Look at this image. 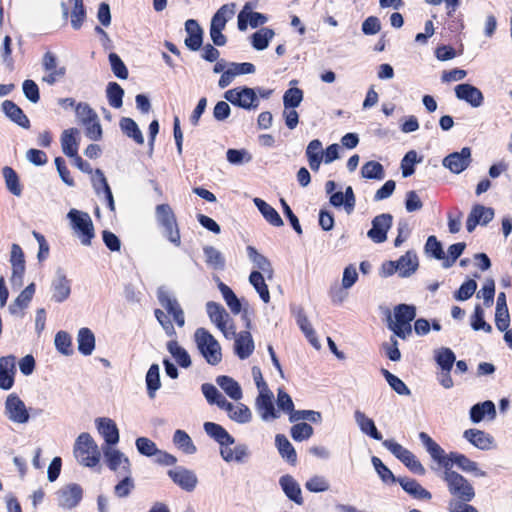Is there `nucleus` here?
Masks as SVG:
<instances>
[{
	"label": "nucleus",
	"instance_id": "obj_60",
	"mask_svg": "<svg viewBox=\"0 0 512 512\" xmlns=\"http://www.w3.org/2000/svg\"><path fill=\"white\" fill-rule=\"evenodd\" d=\"M274 36V31L269 28H262L252 36V45L256 50H264L268 47L270 40Z\"/></svg>",
	"mask_w": 512,
	"mask_h": 512
},
{
	"label": "nucleus",
	"instance_id": "obj_47",
	"mask_svg": "<svg viewBox=\"0 0 512 512\" xmlns=\"http://www.w3.org/2000/svg\"><path fill=\"white\" fill-rule=\"evenodd\" d=\"M275 444L282 458L294 465L297 461V454L286 436L282 434L276 435Z\"/></svg>",
	"mask_w": 512,
	"mask_h": 512
},
{
	"label": "nucleus",
	"instance_id": "obj_29",
	"mask_svg": "<svg viewBox=\"0 0 512 512\" xmlns=\"http://www.w3.org/2000/svg\"><path fill=\"white\" fill-rule=\"evenodd\" d=\"M463 437L474 447L480 450H489L493 446L494 439L489 434L478 429H468L463 433Z\"/></svg>",
	"mask_w": 512,
	"mask_h": 512
},
{
	"label": "nucleus",
	"instance_id": "obj_2",
	"mask_svg": "<svg viewBox=\"0 0 512 512\" xmlns=\"http://www.w3.org/2000/svg\"><path fill=\"white\" fill-rule=\"evenodd\" d=\"M74 455L85 467H95L101 458L99 447L89 433H81L76 438Z\"/></svg>",
	"mask_w": 512,
	"mask_h": 512
},
{
	"label": "nucleus",
	"instance_id": "obj_54",
	"mask_svg": "<svg viewBox=\"0 0 512 512\" xmlns=\"http://www.w3.org/2000/svg\"><path fill=\"white\" fill-rule=\"evenodd\" d=\"M146 385L148 390V395L150 398L155 397L156 391L161 387L160 382V369L157 364H153L150 366L147 374H146Z\"/></svg>",
	"mask_w": 512,
	"mask_h": 512
},
{
	"label": "nucleus",
	"instance_id": "obj_21",
	"mask_svg": "<svg viewBox=\"0 0 512 512\" xmlns=\"http://www.w3.org/2000/svg\"><path fill=\"white\" fill-rule=\"evenodd\" d=\"M16 359L14 356H3L0 358V388L9 390L14 385L16 373Z\"/></svg>",
	"mask_w": 512,
	"mask_h": 512
},
{
	"label": "nucleus",
	"instance_id": "obj_31",
	"mask_svg": "<svg viewBox=\"0 0 512 512\" xmlns=\"http://www.w3.org/2000/svg\"><path fill=\"white\" fill-rule=\"evenodd\" d=\"M309 167L312 171L318 172L323 162L324 150L322 142L318 139H314L309 142L305 151Z\"/></svg>",
	"mask_w": 512,
	"mask_h": 512
},
{
	"label": "nucleus",
	"instance_id": "obj_1",
	"mask_svg": "<svg viewBox=\"0 0 512 512\" xmlns=\"http://www.w3.org/2000/svg\"><path fill=\"white\" fill-rule=\"evenodd\" d=\"M415 316V306L399 304L394 308L393 316H388V327L396 336L406 339L412 333L411 322Z\"/></svg>",
	"mask_w": 512,
	"mask_h": 512
},
{
	"label": "nucleus",
	"instance_id": "obj_39",
	"mask_svg": "<svg viewBox=\"0 0 512 512\" xmlns=\"http://www.w3.org/2000/svg\"><path fill=\"white\" fill-rule=\"evenodd\" d=\"M253 202L269 224L275 227H281L284 225L279 213L267 202L257 197L253 199Z\"/></svg>",
	"mask_w": 512,
	"mask_h": 512
},
{
	"label": "nucleus",
	"instance_id": "obj_57",
	"mask_svg": "<svg viewBox=\"0 0 512 512\" xmlns=\"http://www.w3.org/2000/svg\"><path fill=\"white\" fill-rule=\"evenodd\" d=\"M435 360L441 370H451L456 357L450 348L443 347L435 351Z\"/></svg>",
	"mask_w": 512,
	"mask_h": 512
},
{
	"label": "nucleus",
	"instance_id": "obj_44",
	"mask_svg": "<svg viewBox=\"0 0 512 512\" xmlns=\"http://www.w3.org/2000/svg\"><path fill=\"white\" fill-rule=\"evenodd\" d=\"M78 351L85 355H91L95 349V336L89 328H81L77 334Z\"/></svg>",
	"mask_w": 512,
	"mask_h": 512
},
{
	"label": "nucleus",
	"instance_id": "obj_36",
	"mask_svg": "<svg viewBox=\"0 0 512 512\" xmlns=\"http://www.w3.org/2000/svg\"><path fill=\"white\" fill-rule=\"evenodd\" d=\"M354 420L362 433L372 437L375 440H382V435L377 430L374 421L364 412L356 410L354 412Z\"/></svg>",
	"mask_w": 512,
	"mask_h": 512
},
{
	"label": "nucleus",
	"instance_id": "obj_35",
	"mask_svg": "<svg viewBox=\"0 0 512 512\" xmlns=\"http://www.w3.org/2000/svg\"><path fill=\"white\" fill-rule=\"evenodd\" d=\"M2 111L4 114L14 123L18 124L22 128L29 127V119L23 113L22 109L16 105L13 101L5 100L2 103Z\"/></svg>",
	"mask_w": 512,
	"mask_h": 512
},
{
	"label": "nucleus",
	"instance_id": "obj_5",
	"mask_svg": "<svg viewBox=\"0 0 512 512\" xmlns=\"http://www.w3.org/2000/svg\"><path fill=\"white\" fill-rule=\"evenodd\" d=\"M67 218L70 221L71 229L79 238L84 246H90L92 239L95 237L93 221L87 212H83L72 208Z\"/></svg>",
	"mask_w": 512,
	"mask_h": 512
},
{
	"label": "nucleus",
	"instance_id": "obj_14",
	"mask_svg": "<svg viewBox=\"0 0 512 512\" xmlns=\"http://www.w3.org/2000/svg\"><path fill=\"white\" fill-rule=\"evenodd\" d=\"M56 495L58 506L70 510L78 506L82 500L83 490L80 485L70 483L61 487Z\"/></svg>",
	"mask_w": 512,
	"mask_h": 512
},
{
	"label": "nucleus",
	"instance_id": "obj_42",
	"mask_svg": "<svg viewBox=\"0 0 512 512\" xmlns=\"http://www.w3.org/2000/svg\"><path fill=\"white\" fill-rule=\"evenodd\" d=\"M485 416H488L490 419L496 417L495 405L490 400L475 404L470 410V418L473 423H479Z\"/></svg>",
	"mask_w": 512,
	"mask_h": 512
},
{
	"label": "nucleus",
	"instance_id": "obj_27",
	"mask_svg": "<svg viewBox=\"0 0 512 512\" xmlns=\"http://www.w3.org/2000/svg\"><path fill=\"white\" fill-rule=\"evenodd\" d=\"M52 291V299L57 303L65 301L71 293L70 281L61 270L57 271L53 279Z\"/></svg>",
	"mask_w": 512,
	"mask_h": 512
},
{
	"label": "nucleus",
	"instance_id": "obj_22",
	"mask_svg": "<svg viewBox=\"0 0 512 512\" xmlns=\"http://www.w3.org/2000/svg\"><path fill=\"white\" fill-rule=\"evenodd\" d=\"M279 485L285 496L297 505H302L304 499L302 490L298 481L289 474H285L279 478Z\"/></svg>",
	"mask_w": 512,
	"mask_h": 512
},
{
	"label": "nucleus",
	"instance_id": "obj_61",
	"mask_svg": "<svg viewBox=\"0 0 512 512\" xmlns=\"http://www.w3.org/2000/svg\"><path fill=\"white\" fill-rule=\"evenodd\" d=\"M75 113L78 121L84 124H90L97 118L96 112L87 103H78L75 107Z\"/></svg>",
	"mask_w": 512,
	"mask_h": 512
},
{
	"label": "nucleus",
	"instance_id": "obj_30",
	"mask_svg": "<svg viewBox=\"0 0 512 512\" xmlns=\"http://www.w3.org/2000/svg\"><path fill=\"white\" fill-rule=\"evenodd\" d=\"M79 146V130L76 128H69L62 132L61 135V148L62 152L68 156H76Z\"/></svg>",
	"mask_w": 512,
	"mask_h": 512
},
{
	"label": "nucleus",
	"instance_id": "obj_12",
	"mask_svg": "<svg viewBox=\"0 0 512 512\" xmlns=\"http://www.w3.org/2000/svg\"><path fill=\"white\" fill-rule=\"evenodd\" d=\"M103 454L107 466L112 471L118 475L131 474L130 460L123 452L114 447L105 446L103 447Z\"/></svg>",
	"mask_w": 512,
	"mask_h": 512
},
{
	"label": "nucleus",
	"instance_id": "obj_49",
	"mask_svg": "<svg viewBox=\"0 0 512 512\" xmlns=\"http://www.w3.org/2000/svg\"><path fill=\"white\" fill-rule=\"evenodd\" d=\"M264 275L265 274H262L258 270L252 271L249 276V282L257 291L263 302L268 303L270 301V293L265 283Z\"/></svg>",
	"mask_w": 512,
	"mask_h": 512
},
{
	"label": "nucleus",
	"instance_id": "obj_38",
	"mask_svg": "<svg viewBox=\"0 0 512 512\" xmlns=\"http://www.w3.org/2000/svg\"><path fill=\"white\" fill-rule=\"evenodd\" d=\"M205 432L215 439L221 447L224 445H232L235 439L219 424L213 422L204 423Z\"/></svg>",
	"mask_w": 512,
	"mask_h": 512
},
{
	"label": "nucleus",
	"instance_id": "obj_16",
	"mask_svg": "<svg viewBox=\"0 0 512 512\" xmlns=\"http://www.w3.org/2000/svg\"><path fill=\"white\" fill-rule=\"evenodd\" d=\"M168 476L174 484L186 492L194 491L198 485L196 473L182 466L169 470Z\"/></svg>",
	"mask_w": 512,
	"mask_h": 512
},
{
	"label": "nucleus",
	"instance_id": "obj_7",
	"mask_svg": "<svg viewBox=\"0 0 512 512\" xmlns=\"http://www.w3.org/2000/svg\"><path fill=\"white\" fill-rule=\"evenodd\" d=\"M3 414L7 420L18 425L26 424L30 420L29 408L16 393L7 395L4 401Z\"/></svg>",
	"mask_w": 512,
	"mask_h": 512
},
{
	"label": "nucleus",
	"instance_id": "obj_9",
	"mask_svg": "<svg viewBox=\"0 0 512 512\" xmlns=\"http://www.w3.org/2000/svg\"><path fill=\"white\" fill-rule=\"evenodd\" d=\"M224 98L231 104L246 110L256 109L259 106V98L253 88L237 87L227 90Z\"/></svg>",
	"mask_w": 512,
	"mask_h": 512
},
{
	"label": "nucleus",
	"instance_id": "obj_52",
	"mask_svg": "<svg viewBox=\"0 0 512 512\" xmlns=\"http://www.w3.org/2000/svg\"><path fill=\"white\" fill-rule=\"evenodd\" d=\"M121 130L130 138H132L136 143L143 144L144 137L142 132L140 131L137 123L128 117H124L120 121Z\"/></svg>",
	"mask_w": 512,
	"mask_h": 512
},
{
	"label": "nucleus",
	"instance_id": "obj_18",
	"mask_svg": "<svg viewBox=\"0 0 512 512\" xmlns=\"http://www.w3.org/2000/svg\"><path fill=\"white\" fill-rule=\"evenodd\" d=\"M419 439L430 454L433 460H435L443 470L450 468L449 454H445L444 450L438 445L427 433L420 432Z\"/></svg>",
	"mask_w": 512,
	"mask_h": 512
},
{
	"label": "nucleus",
	"instance_id": "obj_24",
	"mask_svg": "<svg viewBox=\"0 0 512 512\" xmlns=\"http://www.w3.org/2000/svg\"><path fill=\"white\" fill-rule=\"evenodd\" d=\"M494 217V210L483 205H475L466 222V227L469 232H472L477 225H486Z\"/></svg>",
	"mask_w": 512,
	"mask_h": 512
},
{
	"label": "nucleus",
	"instance_id": "obj_58",
	"mask_svg": "<svg viewBox=\"0 0 512 512\" xmlns=\"http://www.w3.org/2000/svg\"><path fill=\"white\" fill-rule=\"evenodd\" d=\"M219 290L232 313L238 314L241 311V303L235 293L224 283L220 282Z\"/></svg>",
	"mask_w": 512,
	"mask_h": 512
},
{
	"label": "nucleus",
	"instance_id": "obj_8",
	"mask_svg": "<svg viewBox=\"0 0 512 512\" xmlns=\"http://www.w3.org/2000/svg\"><path fill=\"white\" fill-rule=\"evenodd\" d=\"M383 446L387 448L396 458H398L410 471L418 475H424L426 470L416 456L404 448L393 439L383 441Z\"/></svg>",
	"mask_w": 512,
	"mask_h": 512
},
{
	"label": "nucleus",
	"instance_id": "obj_13",
	"mask_svg": "<svg viewBox=\"0 0 512 512\" xmlns=\"http://www.w3.org/2000/svg\"><path fill=\"white\" fill-rule=\"evenodd\" d=\"M157 297L161 306L167 311L169 315L173 317V320L177 326L183 327L185 325V316L178 300L173 297L164 287H160L158 289Z\"/></svg>",
	"mask_w": 512,
	"mask_h": 512
},
{
	"label": "nucleus",
	"instance_id": "obj_37",
	"mask_svg": "<svg viewBox=\"0 0 512 512\" xmlns=\"http://www.w3.org/2000/svg\"><path fill=\"white\" fill-rule=\"evenodd\" d=\"M92 184L93 188L95 189L96 193L99 195L101 190L105 194V198L108 202V207L111 211L115 210V204L113 199V194L110 189V186L107 182V179L104 175V173L100 169L95 170L94 177L92 178Z\"/></svg>",
	"mask_w": 512,
	"mask_h": 512
},
{
	"label": "nucleus",
	"instance_id": "obj_46",
	"mask_svg": "<svg viewBox=\"0 0 512 512\" xmlns=\"http://www.w3.org/2000/svg\"><path fill=\"white\" fill-rule=\"evenodd\" d=\"M254 350V342L249 332H241L235 340L236 354L241 358H248Z\"/></svg>",
	"mask_w": 512,
	"mask_h": 512
},
{
	"label": "nucleus",
	"instance_id": "obj_50",
	"mask_svg": "<svg viewBox=\"0 0 512 512\" xmlns=\"http://www.w3.org/2000/svg\"><path fill=\"white\" fill-rule=\"evenodd\" d=\"M167 350L181 367L188 368L191 366L190 355L183 347L179 345L177 341H169L167 344Z\"/></svg>",
	"mask_w": 512,
	"mask_h": 512
},
{
	"label": "nucleus",
	"instance_id": "obj_26",
	"mask_svg": "<svg viewBox=\"0 0 512 512\" xmlns=\"http://www.w3.org/2000/svg\"><path fill=\"white\" fill-rule=\"evenodd\" d=\"M449 463L450 469H452L453 464H455L464 472L472 473L476 477H486V472L479 469L478 464L475 461L470 460L463 454L456 452L449 453Z\"/></svg>",
	"mask_w": 512,
	"mask_h": 512
},
{
	"label": "nucleus",
	"instance_id": "obj_15",
	"mask_svg": "<svg viewBox=\"0 0 512 512\" xmlns=\"http://www.w3.org/2000/svg\"><path fill=\"white\" fill-rule=\"evenodd\" d=\"M471 162V149L463 147L459 152H453L444 157L442 165L453 174H460L470 166Z\"/></svg>",
	"mask_w": 512,
	"mask_h": 512
},
{
	"label": "nucleus",
	"instance_id": "obj_62",
	"mask_svg": "<svg viewBox=\"0 0 512 512\" xmlns=\"http://www.w3.org/2000/svg\"><path fill=\"white\" fill-rule=\"evenodd\" d=\"M302 100L303 92L296 87L289 88L283 95V105L285 108H297Z\"/></svg>",
	"mask_w": 512,
	"mask_h": 512
},
{
	"label": "nucleus",
	"instance_id": "obj_59",
	"mask_svg": "<svg viewBox=\"0 0 512 512\" xmlns=\"http://www.w3.org/2000/svg\"><path fill=\"white\" fill-rule=\"evenodd\" d=\"M106 95L110 106L120 108L123 104L124 90L116 82H110L106 88Z\"/></svg>",
	"mask_w": 512,
	"mask_h": 512
},
{
	"label": "nucleus",
	"instance_id": "obj_40",
	"mask_svg": "<svg viewBox=\"0 0 512 512\" xmlns=\"http://www.w3.org/2000/svg\"><path fill=\"white\" fill-rule=\"evenodd\" d=\"M397 481L405 492L416 499L430 500L432 497L431 493L414 479L399 478Z\"/></svg>",
	"mask_w": 512,
	"mask_h": 512
},
{
	"label": "nucleus",
	"instance_id": "obj_25",
	"mask_svg": "<svg viewBox=\"0 0 512 512\" xmlns=\"http://www.w3.org/2000/svg\"><path fill=\"white\" fill-rule=\"evenodd\" d=\"M273 398L274 395H258L256 397V411L265 422H269L280 417L279 412L274 407Z\"/></svg>",
	"mask_w": 512,
	"mask_h": 512
},
{
	"label": "nucleus",
	"instance_id": "obj_20",
	"mask_svg": "<svg viewBox=\"0 0 512 512\" xmlns=\"http://www.w3.org/2000/svg\"><path fill=\"white\" fill-rule=\"evenodd\" d=\"M455 94L459 100L467 102L474 108L480 107L484 102V96L480 89L468 83L457 85Z\"/></svg>",
	"mask_w": 512,
	"mask_h": 512
},
{
	"label": "nucleus",
	"instance_id": "obj_56",
	"mask_svg": "<svg viewBox=\"0 0 512 512\" xmlns=\"http://www.w3.org/2000/svg\"><path fill=\"white\" fill-rule=\"evenodd\" d=\"M361 175L366 179L382 180L385 172L382 164L377 161H368L361 168Z\"/></svg>",
	"mask_w": 512,
	"mask_h": 512
},
{
	"label": "nucleus",
	"instance_id": "obj_3",
	"mask_svg": "<svg viewBox=\"0 0 512 512\" xmlns=\"http://www.w3.org/2000/svg\"><path fill=\"white\" fill-rule=\"evenodd\" d=\"M194 337L197 348L206 362L212 366L218 365L222 361V349L215 337L205 328H198Z\"/></svg>",
	"mask_w": 512,
	"mask_h": 512
},
{
	"label": "nucleus",
	"instance_id": "obj_53",
	"mask_svg": "<svg viewBox=\"0 0 512 512\" xmlns=\"http://www.w3.org/2000/svg\"><path fill=\"white\" fill-rule=\"evenodd\" d=\"M2 174L5 180L7 189L15 196H20L22 193V187L19 182L17 173L9 166H5L2 169Z\"/></svg>",
	"mask_w": 512,
	"mask_h": 512
},
{
	"label": "nucleus",
	"instance_id": "obj_64",
	"mask_svg": "<svg viewBox=\"0 0 512 512\" xmlns=\"http://www.w3.org/2000/svg\"><path fill=\"white\" fill-rule=\"evenodd\" d=\"M313 427L305 422L297 423L291 427V437L295 441H304L313 435Z\"/></svg>",
	"mask_w": 512,
	"mask_h": 512
},
{
	"label": "nucleus",
	"instance_id": "obj_10",
	"mask_svg": "<svg viewBox=\"0 0 512 512\" xmlns=\"http://www.w3.org/2000/svg\"><path fill=\"white\" fill-rule=\"evenodd\" d=\"M207 314L212 323H214L226 338H231L235 335V330L229 324L230 317L223 306L220 304L209 301L206 304Z\"/></svg>",
	"mask_w": 512,
	"mask_h": 512
},
{
	"label": "nucleus",
	"instance_id": "obj_19",
	"mask_svg": "<svg viewBox=\"0 0 512 512\" xmlns=\"http://www.w3.org/2000/svg\"><path fill=\"white\" fill-rule=\"evenodd\" d=\"M99 434L104 438L106 446L113 447L119 442V430L115 421L107 417H100L95 420Z\"/></svg>",
	"mask_w": 512,
	"mask_h": 512
},
{
	"label": "nucleus",
	"instance_id": "obj_48",
	"mask_svg": "<svg viewBox=\"0 0 512 512\" xmlns=\"http://www.w3.org/2000/svg\"><path fill=\"white\" fill-rule=\"evenodd\" d=\"M174 445L183 453L192 455L197 451L191 437L183 430H176L173 435Z\"/></svg>",
	"mask_w": 512,
	"mask_h": 512
},
{
	"label": "nucleus",
	"instance_id": "obj_41",
	"mask_svg": "<svg viewBox=\"0 0 512 512\" xmlns=\"http://www.w3.org/2000/svg\"><path fill=\"white\" fill-rule=\"evenodd\" d=\"M247 255L250 261L262 274H265L268 279L272 278V265L264 255L260 254L253 246L247 247Z\"/></svg>",
	"mask_w": 512,
	"mask_h": 512
},
{
	"label": "nucleus",
	"instance_id": "obj_11",
	"mask_svg": "<svg viewBox=\"0 0 512 512\" xmlns=\"http://www.w3.org/2000/svg\"><path fill=\"white\" fill-rule=\"evenodd\" d=\"M41 64L44 71V75L41 78L42 82L53 85L64 78L66 68L58 63L53 53L46 52L43 55Z\"/></svg>",
	"mask_w": 512,
	"mask_h": 512
},
{
	"label": "nucleus",
	"instance_id": "obj_51",
	"mask_svg": "<svg viewBox=\"0 0 512 512\" xmlns=\"http://www.w3.org/2000/svg\"><path fill=\"white\" fill-rule=\"evenodd\" d=\"M204 255L206 264L215 270H223L225 259L222 253L213 246L204 247Z\"/></svg>",
	"mask_w": 512,
	"mask_h": 512
},
{
	"label": "nucleus",
	"instance_id": "obj_45",
	"mask_svg": "<svg viewBox=\"0 0 512 512\" xmlns=\"http://www.w3.org/2000/svg\"><path fill=\"white\" fill-rule=\"evenodd\" d=\"M400 277H409L418 268V258L415 253L408 251L397 260Z\"/></svg>",
	"mask_w": 512,
	"mask_h": 512
},
{
	"label": "nucleus",
	"instance_id": "obj_34",
	"mask_svg": "<svg viewBox=\"0 0 512 512\" xmlns=\"http://www.w3.org/2000/svg\"><path fill=\"white\" fill-rule=\"evenodd\" d=\"M216 383L232 400L240 401L242 399V388L240 384L233 378L226 375H221L216 378Z\"/></svg>",
	"mask_w": 512,
	"mask_h": 512
},
{
	"label": "nucleus",
	"instance_id": "obj_43",
	"mask_svg": "<svg viewBox=\"0 0 512 512\" xmlns=\"http://www.w3.org/2000/svg\"><path fill=\"white\" fill-rule=\"evenodd\" d=\"M35 293L34 283L29 284L9 306V311L13 315H20L28 307Z\"/></svg>",
	"mask_w": 512,
	"mask_h": 512
},
{
	"label": "nucleus",
	"instance_id": "obj_6",
	"mask_svg": "<svg viewBox=\"0 0 512 512\" xmlns=\"http://www.w3.org/2000/svg\"><path fill=\"white\" fill-rule=\"evenodd\" d=\"M155 217L158 224L164 229L165 236L168 240L180 246L181 237L178 229L175 214L168 204H159L155 208Z\"/></svg>",
	"mask_w": 512,
	"mask_h": 512
},
{
	"label": "nucleus",
	"instance_id": "obj_32",
	"mask_svg": "<svg viewBox=\"0 0 512 512\" xmlns=\"http://www.w3.org/2000/svg\"><path fill=\"white\" fill-rule=\"evenodd\" d=\"M249 5L246 4L243 10L238 14V29L245 31L248 23L251 27L256 28L267 21L266 16L258 12L248 11Z\"/></svg>",
	"mask_w": 512,
	"mask_h": 512
},
{
	"label": "nucleus",
	"instance_id": "obj_23",
	"mask_svg": "<svg viewBox=\"0 0 512 512\" xmlns=\"http://www.w3.org/2000/svg\"><path fill=\"white\" fill-rule=\"evenodd\" d=\"M221 409L227 412L230 420L238 424H246L252 420L250 408L239 401H236V403L226 401Z\"/></svg>",
	"mask_w": 512,
	"mask_h": 512
},
{
	"label": "nucleus",
	"instance_id": "obj_4",
	"mask_svg": "<svg viewBox=\"0 0 512 512\" xmlns=\"http://www.w3.org/2000/svg\"><path fill=\"white\" fill-rule=\"evenodd\" d=\"M441 477L445 481L452 498H462L464 500L475 498L476 492L473 485L458 472L447 468V470H443Z\"/></svg>",
	"mask_w": 512,
	"mask_h": 512
},
{
	"label": "nucleus",
	"instance_id": "obj_33",
	"mask_svg": "<svg viewBox=\"0 0 512 512\" xmlns=\"http://www.w3.org/2000/svg\"><path fill=\"white\" fill-rule=\"evenodd\" d=\"M220 455L226 462L243 463L249 456V450L246 444H238L234 448H231L230 445H224L220 449Z\"/></svg>",
	"mask_w": 512,
	"mask_h": 512
},
{
	"label": "nucleus",
	"instance_id": "obj_63",
	"mask_svg": "<svg viewBox=\"0 0 512 512\" xmlns=\"http://www.w3.org/2000/svg\"><path fill=\"white\" fill-rule=\"evenodd\" d=\"M472 500H464L462 498H451L447 504L448 512H479V510L469 504Z\"/></svg>",
	"mask_w": 512,
	"mask_h": 512
},
{
	"label": "nucleus",
	"instance_id": "obj_28",
	"mask_svg": "<svg viewBox=\"0 0 512 512\" xmlns=\"http://www.w3.org/2000/svg\"><path fill=\"white\" fill-rule=\"evenodd\" d=\"M185 31L187 37L185 39V45L192 51H197L203 41V30L194 19H189L185 22Z\"/></svg>",
	"mask_w": 512,
	"mask_h": 512
},
{
	"label": "nucleus",
	"instance_id": "obj_17",
	"mask_svg": "<svg viewBox=\"0 0 512 512\" xmlns=\"http://www.w3.org/2000/svg\"><path fill=\"white\" fill-rule=\"evenodd\" d=\"M393 223V216L388 213L377 215L372 220V228L367 232V236L374 243H383L387 240V232Z\"/></svg>",
	"mask_w": 512,
	"mask_h": 512
},
{
	"label": "nucleus",
	"instance_id": "obj_55",
	"mask_svg": "<svg viewBox=\"0 0 512 512\" xmlns=\"http://www.w3.org/2000/svg\"><path fill=\"white\" fill-rule=\"evenodd\" d=\"M201 391L209 404H215L220 409L227 401V399L219 392V390L213 384H202Z\"/></svg>",
	"mask_w": 512,
	"mask_h": 512
}]
</instances>
